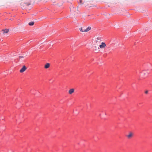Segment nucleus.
Masks as SVG:
<instances>
[{
	"mask_svg": "<svg viewBox=\"0 0 152 152\" xmlns=\"http://www.w3.org/2000/svg\"><path fill=\"white\" fill-rule=\"evenodd\" d=\"M31 4V0H26L24 2L21 3V5L22 9H25Z\"/></svg>",
	"mask_w": 152,
	"mask_h": 152,
	"instance_id": "f257e3e1",
	"label": "nucleus"
},
{
	"mask_svg": "<svg viewBox=\"0 0 152 152\" xmlns=\"http://www.w3.org/2000/svg\"><path fill=\"white\" fill-rule=\"evenodd\" d=\"M133 135L134 133L133 132H130L128 134L126 135V137L128 139H130L133 137Z\"/></svg>",
	"mask_w": 152,
	"mask_h": 152,
	"instance_id": "f03ea898",
	"label": "nucleus"
},
{
	"mask_svg": "<svg viewBox=\"0 0 152 152\" xmlns=\"http://www.w3.org/2000/svg\"><path fill=\"white\" fill-rule=\"evenodd\" d=\"M106 45L105 42H102L101 43V44L99 45V48L101 49H104L106 46Z\"/></svg>",
	"mask_w": 152,
	"mask_h": 152,
	"instance_id": "7ed1b4c3",
	"label": "nucleus"
},
{
	"mask_svg": "<svg viewBox=\"0 0 152 152\" xmlns=\"http://www.w3.org/2000/svg\"><path fill=\"white\" fill-rule=\"evenodd\" d=\"M94 47L95 48V51L97 52H98L99 50V48L98 47V44H97V45H96V44H94Z\"/></svg>",
	"mask_w": 152,
	"mask_h": 152,
	"instance_id": "20e7f679",
	"label": "nucleus"
},
{
	"mask_svg": "<svg viewBox=\"0 0 152 152\" xmlns=\"http://www.w3.org/2000/svg\"><path fill=\"white\" fill-rule=\"evenodd\" d=\"M101 41V38L100 37H98L96 40V43L97 44H99Z\"/></svg>",
	"mask_w": 152,
	"mask_h": 152,
	"instance_id": "39448f33",
	"label": "nucleus"
},
{
	"mask_svg": "<svg viewBox=\"0 0 152 152\" xmlns=\"http://www.w3.org/2000/svg\"><path fill=\"white\" fill-rule=\"evenodd\" d=\"M27 69V68L25 66H23L21 69L20 70V72L23 73Z\"/></svg>",
	"mask_w": 152,
	"mask_h": 152,
	"instance_id": "423d86ee",
	"label": "nucleus"
},
{
	"mask_svg": "<svg viewBox=\"0 0 152 152\" xmlns=\"http://www.w3.org/2000/svg\"><path fill=\"white\" fill-rule=\"evenodd\" d=\"M74 91L75 89L74 88H71L69 91V93L71 94L74 92Z\"/></svg>",
	"mask_w": 152,
	"mask_h": 152,
	"instance_id": "0eeeda50",
	"label": "nucleus"
},
{
	"mask_svg": "<svg viewBox=\"0 0 152 152\" xmlns=\"http://www.w3.org/2000/svg\"><path fill=\"white\" fill-rule=\"evenodd\" d=\"M50 64L49 63H46L44 67L45 69H48L50 67Z\"/></svg>",
	"mask_w": 152,
	"mask_h": 152,
	"instance_id": "6e6552de",
	"label": "nucleus"
},
{
	"mask_svg": "<svg viewBox=\"0 0 152 152\" xmlns=\"http://www.w3.org/2000/svg\"><path fill=\"white\" fill-rule=\"evenodd\" d=\"M2 31L3 34L7 33L9 31L8 29H3L2 30Z\"/></svg>",
	"mask_w": 152,
	"mask_h": 152,
	"instance_id": "1a4fd4ad",
	"label": "nucleus"
},
{
	"mask_svg": "<svg viewBox=\"0 0 152 152\" xmlns=\"http://www.w3.org/2000/svg\"><path fill=\"white\" fill-rule=\"evenodd\" d=\"M91 29V27H90L89 26L86 28V30H84V32H87V31H88L90 30Z\"/></svg>",
	"mask_w": 152,
	"mask_h": 152,
	"instance_id": "9d476101",
	"label": "nucleus"
},
{
	"mask_svg": "<svg viewBox=\"0 0 152 152\" xmlns=\"http://www.w3.org/2000/svg\"><path fill=\"white\" fill-rule=\"evenodd\" d=\"M34 21H32V22H29L28 23V24L29 26H33L34 24Z\"/></svg>",
	"mask_w": 152,
	"mask_h": 152,
	"instance_id": "9b49d317",
	"label": "nucleus"
},
{
	"mask_svg": "<svg viewBox=\"0 0 152 152\" xmlns=\"http://www.w3.org/2000/svg\"><path fill=\"white\" fill-rule=\"evenodd\" d=\"M79 30L80 31L82 32H84V30H83V28H79Z\"/></svg>",
	"mask_w": 152,
	"mask_h": 152,
	"instance_id": "f8f14e48",
	"label": "nucleus"
},
{
	"mask_svg": "<svg viewBox=\"0 0 152 152\" xmlns=\"http://www.w3.org/2000/svg\"><path fill=\"white\" fill-rule=\"evenodd\" d=\"M80 4H83V0H80Z\"/></svg>",
	"mask_w": 152,
	"mask_h": 152,
	"instance_id": "ddd939ff",
	"label": "nucleus"
},
{
	"mask_svg": "<svg viewBox=\"0 0 152 152\" xmlns=\"http://www.w3.org/2000/svg\"><path fill=\"white\" fill-rule=\"evenodd\" d=\"M19 58H23V56H19Z\"/></svg>",
	"mask_w": 152,
	"mask_h": 152,
	"instance_id": "4468645a",
	"label": "nucleus"
},
{
	"mask_svg": "<svg viewBox=\"0 0 152 152\" xmlns=\"http://www.w3.org/2000/svg\"><path fill=\"white\" fill-rule=\"evenodd\" d=\"M145 93L146 94H148V91H145Z\"/></svg>",
	"mask_w": 152,
	"mask_h": 152,
	"instance_id": "2eb2a0df",
	"label": "nucleus"
},
{
	"mask_svg": "<svg viewBox=\"0 0 152 152\" xmlns=\"http://www.w3.org/2000/svg\"><path fill=\"white\" fill-rule=\"evenodd\" d=\"M145 70H144L143 71V73H144V75H145L146 74V72H145Z\"/></svg>",
	"mask_w": 152,
	"mask_h": 152,
	"instance_id": "dca6fc26",
	"label": "nucleus"
},
{
	"mask_svg": "<svg viewBox=\"0 0 152 152\" xmlns=\"http://www.w3.org/2000/svg\"><path fill=\"white\" fill-rule=\"evenodd\" d=\"M83 30H86V28H85L84 27H83Z\"/></svg>",
	"mask_w": 152,
	"mask_h": 152,
	"instance_id": "f3484780",
	"label": "nucleus"
}]
</instances>
